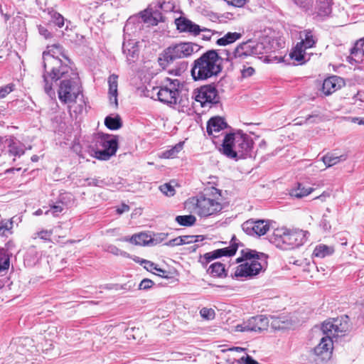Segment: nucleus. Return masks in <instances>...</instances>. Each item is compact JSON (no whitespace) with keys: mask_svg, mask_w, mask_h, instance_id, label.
Segmentation results:
<instances>
[{"mask_svg":"<svg viewBox=\"0 0 364 364\" xmlns=\"http://www.w3.org/2000/svg\"><path fill=\"white\" fill-rule=\"evenodd\" d=\"M109 85V98L111 104H114L115 107L118 106L117 102V87H118V75L112 74L107 80Z\"/></svg>","mask_w":364,"mask_h":364,"instance_id":"nucleus-20","label":"nucleus"},{"mask_svg":"<svg viewBox=\"0 0 364 364\" xmlns=\"http://www.w3.org/2000/svg\"><path fill=\"white\" fill-rule=\"evenodd\" d=\"M182 240H183V239H182L181 236H180V237H176L174 239L170 240L168 242L165 243V245L169 246V247L182 245H183Z\"/></svg>","mask_w":364,"mask_h":364,"instance_id":"nucleus-49","label":"nucleus"},{"mask_svg":"<svg viewBox=\"0 0 364 364\" xmlns=\"http://www.w3.org/2000/svg\"><path fill=\"white\" fill-rule=\"evenodd\" d=\"M63 210V206L62 203H58L56 205H54L51 207L49 210L46 212V214H48L50 212L52 213L53 216H57Z\"/></svg>","mask_w":364,"mask_h":364,"instance_id":"nucleus-44","label":"nucleus"},{"mask_svg":"<svg viewBox=\"0 0 364 364\" xmlns=\"http://www.w3.org/2000/svg\"><path fill=\"white\" fill-rule=\"evenodd\" d=\"M106 250L109 252V253H112L114 255H122V256H126L127 255V252L119 250L118 247H117L116 246L113 245H109L107 247V249Z\"/></svg>","mask_w":364,"mask_h":364,"instance_id":"nucleus-45","label":"nucleus"},{"mask_svg":"<svg viewBox=\"0 0 364 364\" xmlns=\"http://www.w3.org/2000/svg\"><path fill=\"white\" fill-rule=\"evenodd\" d=\"M241 37L242 34L240 33L228 32L223 37L218 38L216 41V43L218 46H225L235 42L236 41L239 40Z\"/></svg>","mask_w":364,"mask_h":364,"instance_id":"nucleus-27","label":"nucleus"},{"mask_svg":"<svg viewBox=\"0 0 364 364\" xmlns=\"http://www.w3.org/2000/svg\"><path fill=\"white\" fill-rule=\"evenodd\" d=\"M136 262L140 263L144 265V267L149 272H154V269H156V264L153 263L152 262L141 259L139 257H136L134 259Z\"/></svg>","mask_w":364,"mask_h":364,"instance_id":"nucleus-38","label":"nucleus"},{"mask_svg":"<svg viewBox=\"0 0 364 364\" xmlns=\"http://www.w3.org/2000/svg\"><path fill=\"white\" fill-rule=\"evenodd\" d=\"M122 50L128 61H134L139 54L138 46L136 43L134 41L124 42Z\"/></svg>","mask_w":364,"mask_h":364,"instance_id":"nucleus-22","label":"nucleus"},{"mask_svg":"<svg viewBox=\"0 0 364 364\" xmlns=\"http://www.w3.org/2000/svg\"><path fill=\"white\" fill-rule=\"evenodd\" d=\"M43 63L45 92L49 96L55 95L53 82L61 80L58 90L59 100L64 104L75 102L81 92L78 74L70 65L63 48L60 44L48 46L43 53Z\"/></svg>","mask_w":364,"mask_h":364,"instance_id":"nucleus-1","label":"nucleus"},{"mask_svg":"<svg viewBox=\"0 0 364 364\" xmlns=\"http://www.w3.org/2000/svg\"><path fill=\"white\" fill-rule=\"evenodd\" d=\"M294 4L306 12L313 14V0H292Z\"/></svg>","mask_w":364,"mask_h":364,"instance_id":"nucleus-35","label":"nucleus"},{"mask_svg":"<svg viewBox=\"0 0 364 364\" xmlns=\"http://www.w3.org/2000/svg\"><path fill=\"white\" fill-rule=\"evenodd\" d=\"M348 329V323L346 321L343 323L340 318L324 321L321 326L323 337L315 347V354L322 360H329L333 348V340L344 336Z\"/></svg>","mask_w":364,"mask_h":364,"instance_id":"nucleus-3","label":"nucleus"},{"mask_svg":"<svg viewBox=\"0 0 364 364\" xmlns=\"http://www.w3.org/2000/svg\"><path fill=\"white\" fill-rule=\"evenodd\" d=\"M281 323V321L279 318H275L273 319L272 322V326L274 328H278V329H280V328H284L285 326L284 325H283L284 323V322H282V324H280Z\"/></svg>","mask_w":364,"mask_h":364,"instance_id":"nucleus-55","label":"nucleus"},{"mask_svg":"<svg viewBox=\"0 0 364 364\" xmlns=\"http://www.w3.org/2000/svg\"><path fill=\"white\" fill-rule=\"evenodd\" d=\"M269 326V320L264 315H257L250 318L240 324L235 326V331H255L262 332L267 330Z\"/></svg>","mask_w":364,"mask_h":364,"instance_id":"nucleus-13","label":"nucleus"},{"mask_svg":"<svg viewBox=\"0 0 364 364\" xmlns=\"http://www.w3.org/2000/svg\"><path fill=\"white\" fill-rule=\"evenodd\" d=\"M105 124L111 130L118 129L122 126L121 118L118 115L114 117L107 116L105 119Z\"/></svg>","mask_w":364,"mask_h":364,"instance_id":"nucleus-30","label":"nucleus"},{"mask_svg":"<svg viewBox=\"0 0 364 364\" xmlns=\"http://www.w3.org/2000/svg\"><path fill=\"white\" fill-rule=\"evenodd\" d=\"M118 240L122 241V242H129L131 243V240H130V237H122V238H119V239H118Z\"/></svg>","mask_w":364,"mask_h":364,"instance_id":"nucleus-62","label":"nucleus"},{"mask_svg":"<svg viewBox=\"0 0 364 364\" xmlns=\"http://www.w3.org/2000/svg\"><path fill=\"white\" fill-rule=\"evenodd\" d=\"M96 146L95 158L99 160L107 161L114 155L117 150V139L114 136L102 135L97 138Z\"/></svg>","mask_w":364,"mask_h":364,"instance_id":"nucleus-10","label":"nucleus"},{"mask_svg":"<svg viewBox=\"0 0 364 364\" xmlns=\"http://www.w3.org/2000/svg\"><path fill=\"white\" fill-rule=\"evenodd\" d=\"M176 24L177 26V29L180 31V32H188L191 33L197 36L200 33V31H210L207 28H200V26L189 19L186 18H178L176 20Z\"/></svg>","mask_w":364,"mask_h":364,"instance_id":"nucleus-16","label":"nucleus"},{"mask_svg":"<svg viewBox=\"0 0 364 364\" xmlns=\"http://www.w3.org/2000/svg\"><path fill=\"white\" fill-rule=\"evenodd\" d=\"M252 137L242 132L230 133L224 136L220 151L230 159H242L252 156L253 149Z\"/></svg>","mask_w":364,"mask_h":364,"instance_id":"nucleus-4","label":"nucleus"},{"mask_svg":"<svg viewBox=\"0 0 364 364\" xmlns=\"http://www.w3.org/2000/svg\"><path fill=\"white\" fill-rule=\"evenodd\" d=\"M240 363H242L244 364H259V363L254 360L250 355H247L246 356H243L239 360Z\"/></svg>","mask_w":364,"mask_h":364,"instance_id":"nucleus-50","label":"nucleus"},{"mask_svg":"<svg viewBox=\"0 0 364 364\" xmlns=\"http://www.w3.org/2000/svg\"><path fill=\"white\" fill-rule=\"evenodd\" d=\"M198 50V45L190 42L180 43L170 46L164 50L161 56L159 57V65L164 68L176 59L191 56L193 53L197 52Z\"/></svg>","mask_w":364,"mask_h":364,"instance_id":"nucleus-8","label":"nucleus"},{"mask_svg":"<svg viewBox=\"0 0 364 364\" xmlns=\"http://www.w3.org/2000/svg\"><path fill=\"white\" fill-rule=\"evenodd\" d=\"M182 86L183 85L178 79L165 78L162 85L158 89L157 97L159 100L168 105H176L180 89Z\"/></svg>","mask_w":364,"mask_h":364,"instance_id":"nucleus-9","label":"nucleus"},{"mask_svg":"<svg viewBox=\"0 0 364 364\" xmlns=\"http://www.w3.org/2000/svg\"><path fill=\"white\" fill-rule=\"evenodd\" d=\"M343 85L341 77L333 75L325 79L322 85V92L325 95H330L340 89Z\"/></svg>","mask_w":364,"mask_h":364,"instance_id":"nucleus-17","label":"nucleus"},{"mask_svg":"<svg viewBox=\"0 0 364 364\" xmlns=\"http://www.w3.org/2000/svg\"><path fill=\"white\" fill-rule=\"evenodd\" d=\"M155 8L166 13L171 12L175 9V2L173 0H159Z\"/></svg>","mask_w":364,"mask_h":364,"instance_id":"nucleus-32","label":"nucleus"},{"mask_svg":"<svg viewBox=\"0 0 364 364\" xmlns=\"http://www.w3.org/2000/svg\"><path fill=\"white\" fill-rule=\"evenodd\" d=\"M354 122H357L358 124L364 125V118H355Z\"/></svg>","mask_w":364,"mask_h":364,"instance_id":"nucleus-61","label":"nucleus"},{"mask_svg":"<svg viewBox=\"0 0 364 364\" xmlns=\"http://www.w3.org/2000/svg\"><path fill=\"white\" fill-rule=\"evenodd\" d=\"M53 232L51 230H41L34 234L33 238L36 239L39 237L43 240H50V237L52 235Z\"/></svg>","mask_w":364,"mask_h":364,"instance_id":"nucleus-42","label":"nucleus"},{"mask_svg":"<svg viewBox=\"0 0 364 364\" xmlns=\"http://www.w3.org/2000/svg\"><path fill=\"white\" fill-rule=\"evenodd\" d=\"M228 124L221 117L210 118L207 123V133L210 136H217V134L227 127Z\"/></svg>","mask_w":364,"mask_h":364,"instance_id":"nucleus-18","label":"nucleus"},{"mask_svg":"<svg viewBox=\"0 0 364 364\" xmlns=\"http://www.w3.org/2000/svg\"><path fill=\"white\" fill-rule=\"evenodd\" d=\"M222 17L231 19V18H233V14L230 12H227V13L223 14Z\"/></svg>","mask_w":364,"mask_h":364,"instance_id":"nucleus-59","label":"nucleus"},{"mask_svg":"<svg viewBox=\"0 0 364 364\" xmlns=\"http://www.w3.org/2000/svg\"><path fill=\"white\" fill-rule=\"evenodd\" d=\"M14 87L15 85L14 83H9L5 86L0 87V98L5 97L14 90Z\"/></svg>","mask_w":364,"mask_h":364,"instance_id":"nucleus-41","label":"nucleus"},{"mask_svg":"<svg viewBox=\"0 0 364 364\" xmlns=\"http://www.w3.org/2000/svg\"><path fill=\"white\" fill-rule=\"evenodd\" d=\"M313 191V188H306L304 184L298 183L296 187L291 190L290 196L291 197L301 198L309 195Z\"/></svg>","mask_w":364,"mask_h":364,"instance_id":"nucleus-26","label":"nucleus"},{"mask_svg":"<svg viewBox=\"0 0 364 364\" xmlns=\"http://www.w3.org/2000/svg\"><path fill=\"white\" fill-rule=\"evenodd\" d=\"M230 350L237 351V352H242L244 351L245 349L241 347H233L230 349Z\"/></svg>","mask_w":364,"mask_h":364,"instance_id":"nucleus-60","label":"nucleus"},{"mask_svg":"<svg viewBox=\"0 0 364 364\" xmlns=\"http://www.w3.org/2000/svg\"><path fill=\"white\" fill-rule=\"evenodd\" d=\"M242 50L245 53L246 56L255 55L262 53L264 46L262 43H255L252 41H248L240 43Z\"/></svg>","mask_w":364,"mask_h":364,"instance_id":"nucleus-21","label":"nucleus"},{"mask_svg":"<svg viewBox=\"0 0 364 364\" xmlns=\"http://www.w3.org/2000/svg\"><path fill=\"white\" fill-rule=\"evenodd\" d=\"M300 38L301 41L296 44L290 56L292 59L302 64L304 60L305 50L314 47L317 39L310 30H305L301 32Z\"/></svg>","mask_w":364,"mask_h":364,"instance_id":"nucleus-11","label":"nucleus"},{"mask_svg":"<svg viewBox=\"0 0 364 364\" xmlns=\"http://www.w3.org/2000/svg\"><path fill=\"white\" fill-rule=\"evenodd\" d=\"M242 229L249 235L262 236L269 230V223L266 220L250 219L242 223Z\"/></svg>","mask_w":364,"mask_h":364,"instance_id":"nucleus-15","label":"nucleus"},{"mask_svg":"<svg viewBox=\"0 0 364 364\" xmlns=\"http://www.w3.org/2000/svg\"><path fill=\"white\" fill-rule=\"evenodd\" d=\"M246 0H231L227 1L228 5H231L236 7H242L245 5Z\"/></svg>","mask_w":364,"mask_h":364,"instance_id":"nucleus-54","label":"nucleus"},{"mask_svg":"<svg viewBox=\"0 0 364 364\" xmlns=\"http://www.w3.org/2000/svg\"><path fill=\"white\" fill-rule=\"evenodd\" d=\"M329 197H330L329 193L323 192L322 194H321L320 196L315 198V199H318L321 201H325L326 200V198H329Z\"/></svg>","mask_w":364,"mask_h":364,"instance_id":"nucleus-58","label":"nucleus"},{"mask_svg":"<svg viewBox=\"0 0 364 364\" xmlns=\"http://www.w3.org/2000/svg\"><path fill=\"white\" fill-rule=\"evenodd\" d=\"M153 273L156 275H159L161 277H164V278L168 277V275H167L168 272L166 270L159 268L157 266H156V269H154Z\"/></svg>","mask_w":364,"mask_h":364,"instance_id":"nucleus-56","label":"nucleus"},{"mask_svg":"<svg viewBox=\"0 0 364 364\" xmlns=\"http://www.w3.org/2000/svg\"><path fill=\"white\" fill-rule=\"evenodd\" d=\"M208 274L215 277H224L226 276L225 266L220 262H214L207 269Z\"/></svg>","mask_w":364,"mask_h":364,"instance_id":"nucleus-28","label":"nucleus"},{"mask_svg":"<svg viewBox=\"0 0 364 364\" xmlns=\"http://www.w3.org/2000/svg\"><path fill=\"white\" fill-rule=\"evenodd\" d=\"M12 228V221L0 225V235H5V232Z\"/></svg>","mask_w":364,"mask_h":364,"instance_id":"nucleus-53","label":"nucleus"},{"mask_svg":"<svg viewBox=\"0 0 364 364\" xmlns=\"http://www.w3.org/2000/svg\"><path fill=\"white\" fill-rule=\"evenodd\" d=\"M316 14L321 17L328 16L332 11L331 0H316Z\"/></svg>","mask_w":364,"mask_h":364,"instance_id":"nucleus-24","label":"nucleus"},{"mask_svg":"<svg viewBox=\"0 0 364 364\" xmlns=\"http://www.w3.org/2000/svg\"><path fill=\"white\" fill-rule=\"evenodd\" d=\"M10 260L8 255L3 248H0V273L9 268Z\"/></svg>","mask_w":364,"mask_h":364,"instance_id":"nucleus-34","label":"nucleus"},{"mask_svg":"<svg viewBox=\"0 0 364 364\" xmlns=\"http://www.w3.org/2000/svg\"><path fill=\"white\" fill-rule=\"evenodd\" d=\"M158 12H159V9H158L157 8H155V10H154V11H150V14H151V16L155 15V16H154V18H156V15H157V13H158Z\"/></svg>","mask_w":364,"mask_h":364,"instance_id":"nucleus-64","label":"nucleus"},{"mask_svg":"<svg viewBox=\"0 0 364 364\" xmlns=\"http://www.w3.org/2000/svg\"><path fill=\"white\" fill-rule=\"evenodd\" d=\"M309 232L302 230L282 229L274 233V242L283 250H291L302 245Z\"/></svg>","mask_w":364,"mask_h":364,"instance_id":"nucleus-7","label":"nucleus"},{"mask_svg":"<svg viewBox=\"0 0 364 364\" xmlns=\"http://www.w3.org/2000/svg\"><path fill=\"white\" fill-rule=\"evenodd\" d=\"M87 181L89 186H102L105 184L104 181L99 178H87Z\"/></svg>","mask_w":364,"mask_h":364,"instance_id":"nucleus-51","label":"nucleus"},{"mask_svg":"<svg viewBox=\"0 0 364 364\" xmlns=\"http://www.w3.org/2000/svg\"><path fill=\"white\" fill-rule=\"evenodd\" d=\"M221 191L211 187L205 193L190 198L185 203L186 207L192 208L200 217H210L220 213L223 209Z\"/></svg>","mask_w":364,"mask_h":364,"instance_id":"nucleus-2","label":"nucleus"},{"mask_svg":"<svg viewBox=\"0 0 364 364\" xmlns=\"http://www.w3.org/2000/svg\"><path fill=\"white\" fill-rule=\"evenodd\" d=\"M195 100L200 102L203 107H212L213 105L219 102V95L218 90L214 85H207L201 86L195 90Z\"/></svg>","mask_w":364,"mask_h":364,"instance_id":"nucleus-12","label":"nucleus"},{"mask_svg":"<svg viewBox=\"0 0 364 364\" xmlns=\"http://www.w3.org/2000/svg\"><path fill=\"white\" fill-rule=\"evenodd\" d=\"M172 355H173V358L175 359V360H180V358L179 356L181 355V353H172Z\"/></svg>","mask_w":364,"mask_h":364,"instance_id":"nucleus-63","label":"nucleus"},{"mask_svg":"<svg viewBox=\"0 0 364 364\" xmlns=\"http://www.w3.org/2000/svg\"><path fill=\"white\" fill-rule=\"evenodd\" d=\"M129 210V205L126 204H122L120 207L117 209V212L118 214H122L123 213L127 212Z\"/></svg>","mask_w":364,"mask_h":364,"instance_id":"nucleus-57","label":"nucleus"},{"mask_svg":"<svg viewBox=\"0 0 364 364\" xmlns=\"http://www.w3.org/2000/svg\"><path fill=\"white\" fill-rule=\"evenodd\" d=\"M159 190L166 196H173L176 193L174 188L169 183H164L160 186Z\"/></svg>","mask_w":364,"mask_h":364,"instance_id":"nucleus-39","label":"nucleus"},{"mask_svg":"<svg viewBox=\"0 0 364 364\" xmlns=\"http://www.w3.org/2000/svg\"><path fill=\"white\" fill-rule=\"evenodd\" d=\"M222 58L215 50H210L195 60L191 68L194 80H205L217 76L222 70Z\"/></svg>","mask_w":364,"mask_h":364,"instance_id":"nucleus-5","label":"nucleus"},{"mask_svg":"<svg viewBox=\"0 0 364 364\" xmlns=\"http://www.w3.org/2000/svg\"><path fill=\"white\" fill-rule=\"evenodd\" d=\"M226 55L228 60H232L233 58L244 59L247 57L240 44L236 47L232 53L226 50Z\"/></svg>","mask_w":364,"mask_h":364,"instance_id":"nucleus-33","label":"nucleus"},{"mask_svg":"<svg viewBox=\"0 0 364 364\" xmlns=\"http://www.w3.org/2000/svg\"><path fill=\"white\" fill-rule=\"evenodd\" d=\"M38 32L41 36H43L46 39H50L53 37V34L50 32L47 28L43 26H38Z\"/></svg>","mask_w":364,"mask_h":364,"instance_id":"nucleus-48","label":"nucleus"},{"mask_svg":"<svg viewBox=\"0 0 364 364\" xmlns=\"http://www.w3.org/2000/svg\"><path fill=\"white\" fill-rule=\"evenodd\" d=\"M348 159L347 154L337 155L335 153H328L322 157V161L326 167H331Z\"/></svg>","mask_w":364,"mask_h":364,"instance_id":"nucleus-23","label":"nucleus"},{"mask_svg":"<svg viewBox=\"0 0 364 364\" xmlns=\"http://www.w3.org/2000/svg\"><path fill=\"white\" fill-rule=\"evenodd\" d=\"M334 250L332 247L326 245H318L314 250V255L316 257L323 258L326 256L332 255Z\"/></svg>","mask_w":364,"mask_h":364,"instance_id":"nucleus-29","label":"nucleus"},{"mask_svg":"<svg viewBox=\"0 0 364 364\" xmlns=\"http://www.w3.org/2000/svg\"><path fill=\"white\" fill-rule=\"evenodd\" d=\"M9 152L11 156L20 157L24 154V149L21 145L12 142L9 144Z\"/></svg>","mask_w":364,"mask_h":364,"instance_id":"nucleus-37","label":"nucleus"},{"mask_svg":"<svg viewBox=\"0 0 364 364\" xmlns=\"http://www.w3.org/2000/svg\"><path fill=\"white\" fill-rule=\"evenodd\" d=\"M183 149V143H178L171 149L162 153V156L166 159L174 158Z\"/></svg>","mask_w":364,"mask_h":364,"instance_id":"nucleus-36","label":"nucleus"},{"mask_svg":"<svg viewBox=\"0 0 364 364\" xmlns=\"http://www.w3.org/2000/svg\"><path fill=\"white\" fill-rule=\"evenodd\" d=\"M202 235H183L181 236L183 244H191L193 242H198V237H201Z\"/></svg>","mask_w":364,"mask_h":364,"instance_id":"nucleus-46","label":"nucleus"},{"mask_svg":"<svg viewBox=\"0 0 364 364\" xmlns=\"http://www.w3.org/2000/svg\"><path fill=\"white\" fill-rule=\"evenodd\" d=\"M350 64L360 63L364 61V42L363 39L358 41L350 49V55L347 58Z\"/></svg>","mask_w":364,"mask_h":364,"instance_id":"nucleus-19","label":"nucleus"},{"mask_svg":"<svg viewBox=\"0 0 364 364\" xmlns=\"http://www.w3.org/2000/svg\"><path fill=\"white\" fill-rule=\"evenodd\" d=\"M262 257L264 258V254L250 250L242 251V257L237 259V262L245 260V262L237 267L235 272V277H247L258 274L263 268V265L258 261Z\"/></svg>","mask_w":364,"mask_h":364,"instance_id":"nucleus-6","label":"nucleus"},{"mask_svg":"<svg viewBox=\"0 0 364 364\" xmlns=\"http://www.w3.org/2000/svg\"><path fill=\"white\" fill-rule=\"evenodd\" d=\"M238 248V244L236 242V237L233 236L231 240V245L229 247L220 248L213 252H207L200 257L199 262L204 268L212 260L221 257H231L234 255Z\"/></svg>","mask_w":364,"mask_h":364,"instance_id":"nucleus-14","label":"nucleus"},{"mask_svg":"<svg viewBox=\"0 0 364 364\" xmlns=\"http://www.w3.org/2000/svg\"><path fill=\"white\" fill-rule=\"evenodd\" d=\"M176 221L182 226L190 227L193 225L196 222V218L193 215H178Z\"/></svg>","mask_w":364,"mask_h":364,"instance_id":"nucleus-31","label":"nucleus"},{"mask_svg":"<svg viewBox=\"0 0 364 364\" xmlns=\"http://www.w3.org/2000/svg\"><path fill=\"white\" fill-rule=\"evenodd\" d=\"M52 18L55 24H56L58 27L61 28L64 25V18L63 16L58 12H53L52 14Z\"/></svg>","mask_w":364,"mask_h":364,"instance_id":"nucleus-43","label":"nucleus"},{"mask_svg":"<svg viewBox=\"0 0 364 364\" xmlns=\"http://www.w3.org/2000/svg\"><path fill=\"white\" fill-rule=\"evenodd\" d=\"M130 240L132 244L140 246H146L154 243L151 236L144 232L132 235L130 237Z\"/></svg>","mask_w":364,"mask_h":364,"instance_id":"nucleus-25","label":"nucleus"},{"mask_svg":"<svg viewBox=\"0 0 364 364\" xmlns=\"http://www.w3.org/2000/svg\"><path fill=\"white\" fill-rule=\"evenodd\" d=\"M153 285H154L153 281H151V279H144L140 282V284L139 285V289H143V290H146V289H150Z\"/></svg>","mask_w":364,"mask_h":364,"instance_id":"nucleus-47","label":"nucleus"},{"mask_svg":"<svg viewBox=\"0 0 364 364\" xmlns=\"http://www.w3.org/2000/svg\"><path fill=\"white\" fill-rule=\"evenodd\" d=\"M241 73L243 77H248L254 74L255 69L252 67H244V68L241 70Z\"/></svg>","mask_w":364,"mask_h":364,"instance_id":"nucleus-52","label":"nucleus"},{"mask_svg":"<svg viewBox=\"0 0 364 364\" xmlns=\"http://www.w3.org/2000/svg\"><path fill=\"white\" fill-rule=\"evenodd\" d=\"M200 316L206 320H212L215 318V313L213 309L202 308L200 311Z\"/></svg>","mask_w":364,"mask_h":364,"instance_id":"nucleus-40","label":"nucleus"}]
</instances>
